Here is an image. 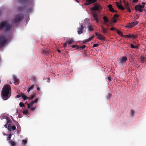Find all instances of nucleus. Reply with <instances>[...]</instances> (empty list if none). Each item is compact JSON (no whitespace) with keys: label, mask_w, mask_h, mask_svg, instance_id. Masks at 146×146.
<instances>
[{"label":"nucleus","mask_w":146,"mask_h":146,"mask_svg":"<svg viewBox=\"0 0 146 146\" xmlns=\"http://www.w3.org/2000/svg\"><path fill=\"white\" fill-rule=\"evenodd\" d=\"M31 109L32 110H35V108L33 107H31Z\"/></svg>","instance_id":"nucleus-58"},{"label":"nucleus","mask_w":146,"mask_h":146,"mask_svg":"<svg viewBox=\"0 0 146 146\" xmlns=\"http://www.w3.org/2000/svg\"><path fill=\"white\" fill-rule=\"evenodd\" d=\"M12 126L10 124H8V125L7 129L9 131H11L12 130Z\"/></svg>","instance_id":"nucleus-31"},{"label":"nucleus","mask_w":146,"mask_h":146,"mask_svg":"<svg viewBox=\"0 0 146 146\" xmlns=\"http://www.w3.org/2000/svg\"><path fill=\"white\" fill-rule=\"evenodd\" d=\"M135 9L136 11H139L141 12L143 11V9L141 8V5L139 4L137 5L135 7Z\"/></svg>","instance_id":"nucleus-8"},{"label":"nucleus","mask_w":146,"mask_h":146,"mask_svg":"<svg viewBox=\"0 0 146 146\" xmlns=\"http://www.w3.org/2000/svg\"><path fill=\"white\" fill-rule=\"evenodd\" d=\"M57 51L59 53H61V51L59 49H58Z\"/></svg>","instance_id":"nucleus-64"},{"label":"nucleus","mask_w":146,"mask_h":146,"mask_svg":"<svg viewBox=\"0 0 146 146\" xmlns=\"http://www.w3.org/2000/svg\"><path fill=\"white\" fill-rule=\"evenodd\" d=\"M131 35H124V36H123V37L125 38H131Z\"/></svg>","instance_id":"nucleus-35"},{"label":"nucleus","mask_w":146,"mask_h":146,"mask_svg":"<svg viewBox=\"0 0 146 146\" xmlns=\"http://www.w3.org/2000/svg\"><path fill=\"white\" fill-rule=\"evenodd\" d=\"M13 80L14 81V83L16 85H17L19 84V80L17 78V77L15 76H13Z\"/></svg>","instance_id":"nucleus-12"},{"label":"nucleus","mask_w":146,"mask_h":146,"mask_svg":"<svg viewBox=\"0 0 146 146\" xmlns=\"http://www.w3.org/2000/svg\"><path fill=\"white\" fill-rule=\"evenodd\" d=\"M116 31L118 34L119 35H120L121 37H123V36H124V35H123V33L121 31H120L118 30H117Z\"/></svg>","instance_id":"nucleus-26"},{"label":"nucleus","mask_w":146,"mask_h":146,"mask_svg":"<svg viewBox=\"0 0 146 146\" xmlns=\"http://www.w3.org/2000/svg\"><path fill=\"white\" fill-rule=\"evenodd\" d=\"M142 4V5H141V8H142V9L144 8L145 7V3H143Z\"/></svg>","instance_id":"nucleus-42"},{"label":"nucleus","mask_w":146,"mask_h":146,"mask_svg":"<svg viewBox=\"0 0 146 146\" xmlns=\"http://www.w3.org/2000/svg\"><path fill=\"white\" fill-rule=\"evenodd\" d=\"M140 58L141 59V62L142 63H144V62L145 60V58L144 57H141Z\"/></svg>","instance_id":"nucleus-29"},{"label":"nucleus","mask_w":146,"mask_h":146,"mask_svg":"<svg viewBox=\"0 0 146 146\" xmlns=\"http://www.w3.org/2000/svg\"><path fill=\"white\" fill-rule=\"evenodd\" d=\"M15 125H16L17 126V128H18L19 126V124L18 123V122H17L16 121H15Z\"/></svg>","instance_id":"nucleus-41"},{"label":"nucleus","mask_w":146,"mask_h":146,"mask_svg":"<svg viewBox=\"0 0 146 146\" xmlns=\"http://www.w3.org/2000/svg\"><path fill=\"white\" fill-rule=\"evenodd\" d=\"M21 97H22L21 94V93L20 94H19L17 95L16 96V97L18 98H19Z\"/></svg>","instance_id":"nucleus-44"},{"label":"nucleus","mask_w":146,"mask_h":146,"mask_svg":"<svg viewBox=\"0 0 146 146\" xmlns=\"http://www.w3.org/2000/svg\"><path fill=\"white\" fill-rule=\"evenodd\" d=\"M113 23H115L116 22L117 20L113 18Z\"/></svg>","instance_id":"nucleus-53"},{"label":"nucleus","mask_w":146,"mask_h":146,"mask_svg":"<svg viewBox=\"0 0 146 146\" xmlns=\"http://www.w3.org/2000/svg\"><path fill=\"white\" fill-rule=\"evenodd\" d=\"M131 38H132L133 39L136 38L137 37V36L135 35H131Z\"/></svg>","instance_id":"nucleus-34"},{"label":"nucleus","mask_w":146,"mask_h":146,"mask_svg":"<svg viewBox=\"0 0 146 146\" xmlns=\"http://www.w3.org/2000/svg\"><path fill=\"white\" fill-rule=\"evenodd\" d=\"M11 88L9 85H5L1 91V96L2 99L6 100L9 98L11 95Z\"/></svg>","instance_id":"nucleus-1"},{"label":"nucleus","mask_w":146,"mask_h":146,"mask_svg":"<svg viewBox=\"0 0 146 146\" xmlns=\"http://www.w3.org/2000/svg\"><path fill=\"white\" fill-rule=\"evenodd\" d=\"M22 142L23 143L26 144L27 142V141L26 140H23Z\"/></svg>","instance_id":"nucleus-46"},{"label":"nucleus","mask_w":146,"mask_h":146,"mask_svg":"<svg viewBox=\"0 0 146 146\" xmlns=\"http://www.w3.org/2000/svg\"><path fill=\"white\" fill-rule=\"evenodd\" d=\"M25 7H19L17 8V10L19 11H23Z\"/></svg>","instance_id":"nucleus-25"},{"label":"nucleus","mask_w":146,"mask_h":146,"mask_svg":"<svg viewBox=\"0 0 146 146\" xmlns=\"http://www.w3.org/2000/svg\"><path fill=\"white\" fill-rule=\"evenodd\" d=\"M89 20L88 19H85V20L84 21H85V22H86V21L88 22L89 21Z\"/></svg>","instance_id":"nucleus-62"},{"label":"nucleus","mask_w":146,"mask_h":146,"mask_svg":"<svg viewBox=\"0 0 146 146\" xmlns=\"http://www.w3.org/2000/svg\"><path fill=\"white\" fill-rule=\"evenodd\" d=\"M6 119L7 120V123L8 124V123L11 124V123H12L9 117H7L6 118Z\"/></svg>","instance_id":"nucleus-28"},{"label":"nucleus","mask_w":146,"mask_h":146,"mask_svg":"<svg viewBox=\"0 0 146 146\" xmlns=\"http://www.w3.org/2000/svg\"><path fill=\"white\" fill-rule=\"evenodd\" d=\"M74 42V40L72 38H70L68 40L67 42L68 44H72Z\"/></svg>","instance_id":"nucleus-20"},{"label":"nucleus","mask_w":146,"mask_h":146,"mask_svg":"<svg viewBox=\"0 0 146 146\" xmlns=\"http://www.w3.org/2000/svg\"><path fill=\"white\" fill-rule=\"evenodd\" d=\"M94 19L96 21V22L98 23L99 22V20L98 19V16L97 14L96 13H94L93 14Z\"/></svg>","instance_id":"nucleus-17"},{"label":"nucleus","mask_w":146,"mask_h":146,"mask_svg":"<svg viewBox=\"0 0 146 146\" xmlns=\"http://www.w3.org/2000/svg\"><path fill=\"white\" fill-rule=\"evenodd\" d=\"M139 46L138 45L135 46V48H138Z\"/></svg>","instance_id":"nucleus-57"},{"label":"nucleus","mask_w":146,"mask_h":146,"mask_svg":"<svg viewBox=\"0 0 146 146\" xmlns=\"http://www.w3.org/2000/svg\"><path fill=\"white\" fill-rule=\"evenodd\" d=\"M96 35L97 36V38L98 39L100 40H102L103 41H105L106 39L104 36H103L101 34H99L97 33H95Z\"/></svg>","instance_id":"nucleus-7"},{"label":"nucleus","mask_w":146,"mask_h":146,"mask_svg":"<svg viewBox=\"0 0 146 146\" xmlns=\"http://www.w3.org/2000/svg\"><path fill=\"white\" fill-rule=\"evenodd\" d=\"M115 29V28L113 27H112L110 29V30L111 31L114 30Z\"/></svg>","instance_id":"nucleus-55"},{"label":"nucleus","mask_w":146,"mask_h":146,"mask_svg":"<svg viewBox=\"0 0 146 146\" xmlns=\"http://www.w3.org/2000/svg\"><path fill=\"white\" fill-rule=\"evenodd\" d=\"M11 27L9 24H7L5 21L1 22L0 23V29H4V30L6 31L9 30L11 28Z\"/></svg>","instance_id":"nucleus-2"},{"label":"nucleus","mask_w":146,"mask_h":146,"mask_svg":"<svg viewBox=\"0 0 146 146\" xmlns=\"http://www.w3.org/2000/svg\"><path fill=\"white\" fill-rule=\"evenodd\" d=\"M90 40H91V39H89H89H86V40H85L84 41V42L85 43H86V42H89V41H90Z\"/></svg>","instance_id":"nucleus-40"},{"label":"nucleus","mask_w":146,"mask_h":146,"mask_svg":"<svg viewBox=\"0 0 146 146\" xmlns=\"http://www.w3.org/2000/svg\"><path fill=\"white\" fill-rule=\"evenodd\" d=\"M12 135L11 134H9V135L7 137V140H9L11 138V137Z\"/></svg>","instance_id":"nucleus-36"},{"label":"nucleus","mask_w":146,"mask_h":146,"mask_svg":"<svg viewBox=\"0 0 146 146\" xmlns=\"http://www.w3.org/2000/svg\"><path fill=\"white\" fill-rule=\"evenodd\" d=\"M7 41L5 39V36L0 35V47L3 46L7 43Z\"/></svg>","instance_id":"nucleus-4"},{"label":"nucleus","mask_w":146,"mask_h":146,"mask_svg":"<svg viewBox=\"0 0 146 146\" xmlns=\"http://www.w3.org/2000/svg\"><path fill=\"white\" fill-rule=\"evenodd\" d=\"M138 1V0H133V1L132 2L133 3H135V2H137Z\"/></svg>","instance_id":"nucleus-61"},{"label":"nucleus","mask_w":146,"mask_h":146,"mask_svg":"<svg viewBox=\"0 0 146 146\" xmlns=\"http://www.w3.org/2000/svg\"><path fill=\"white\" fill-rule=\"evenodd\" d=\"M85 47H86V46L85 45H83L81 46H80V48L82 49H84V48H85Z\"/></svg>","instance_id":"nucleus-51"},{"label":"nucleus","mask_w":146,"mask_h":146,"mask_svg":"<svg viewBox=\"0 0 146 146\" xmlns=\"http://www.w3.org/2000/svg\"><path fill=\"white\" fill-rule=\"evenodd\" d=\"M21 94L22 97L24 100H25L28 99V97H27L24 93L21 92Z\"/></svg>","instance_id":"nucleus-18"},{"label":"nucleus","mask_w":146,"mask_h":146,"mask_svg":"<svg viewBox=\"0 0 146 146\" xmlns=\"http://www.w3.org/2000/svg\"><path fill=\"white\" fill-rule=\"evenodd\" d=\"M127 60V58L125 56L122 57L119 59V63L122 64L126 62Z\"/></svg>","instance_id":"nucleus-9"},{"label":"nucleus","mask_w":146,"mask_h":146,"mask_svg":"<svg viewBox=\"0 0 146 146\" xmlns=\"http://www.w3.org/2000/svg\"><path fill=\"white\" fill-rule=\"evenodd\" d=\"M108 7L109 8V10L111 12L113 13L117 12V11L115 10L113 8L111 4H110L108 5Z\"/></svg>","instance_id":"nucleus-11"},{"label":"nucleus","mask_w":146,"mask_h":146,"mask_svg":"<svg viewBox=\"0 0 146 146\" xmlns=\"http://www.w3.org/2000/svg\"><path fill=\"white\" fill-rule=\"evenodd\" d=\"M126 27L128 28H130L133 27L132 23L128 24L126 26Z\"/></svg>","instance_id":"nucleus-24"},{"label":"nucleus","mask_w":146,"mask_h":146,"mask_svg":"<svg viewBox=\"0 0 146 146\" xmlns=\"http://www.w3.org/2000/svg\"><path fill=\"white\" fill-rule=\"evenodd\" d=\"M68 43L67 42L64 43L63 44V47H65L66 46V45Z\"/></svg>","instance_id":"nucleus-50"},{"label":"nucleus","mask_w":146,"mask_h":146,"mask_svg":"<svg viewBox=\"0 0 146 146\" xmlns=\"http://www.w3.org/2000/svg\"><path fill=\"white\" fill-rule=\"evenodd\" d=\"M102 8L101 7L100 5L99 4H96L92 7V9L94 11H99L101 10Z\"/></svg>","instance_id":"nucleus-6"},{"label":"nucleus","mask_w":146,"mask_h":146,"mask_svg":"<svg viewBox=\"0 0 146 146\" xmlns=\"http://www.w3.org/2000/svg\"><path fill=\"white\" fill-rule=\"evenodd\" d=\"M84 26L83 25H81L78 28L77 32L78 34H80L83 33V30Z\"/></svg>","instance_id":"nucleus-10"},{"label":"nucleus","mask_w":146,"mask_h":146,"mask_svg":"<svg viewBox=\"0 0 146 146\" xmlns=\"http://www.w3.org/2000/svg\"><path fill=\"white\" fill-rule=\"evenodd\" d=\"M12 130H14L16 129V127L15 126L13 125L12 127Z\"/></svg>","instance_id":"nucleus-45"},{"label":"nucleus","mask_w":146,"mask_h":146,"mask_svg":"<svg viewBox=\"0 0 146 146\" xmlns=\"http://www.w3.org/2000/svg\"><path fill=\"white\" fill-rule=\"evenodd\" d=\"M24 16L23 14H19L16 15L13 20V21L15 23H19L23 19Z\"/></svg>","instance_id":"nucleus-3"},{"label":"nucleus","mask_w":146,"mask_h":146,"mask_svg":"<svg viewBox=\"0 0 146 146\" xmlns=\"http://www.w3.org/2000/svg\"><path fill=\"white\" fill-rule=\"evenodd\" d=\"M88 28L89 31H92L94 30L93 26L91 25H88Z\"/></svg>","instance_id":"nucleus-21"},{"label":"nucleus","mask_w":146,"mask_h":146,"mask_svg":"<svg viewBox=\"0 0 146 146\" xmlns=\"http://www.w3.org/2000/svg\"><path fill=\"white\" fill-rule=\"evenodd\" d=\"M7 124H8L7 123L6 124H5L4 125V127L6 128H7L8 126H7Z\"/></svg>","instance_id":"nucleus-60"},{"label":"nucleus","mask_w":146,"mask_h":146,"mask_svg":"<svg viewBox=\"0 0 146 146\" xmlns=\"http://www.w3.org/2000/svg\"><path fill=\"white\" fill-rule=\"evenodd\" d=\"M38 98H36L33 101L34 102V103H36L38 101Z\"/></svg>","instance_id":"nucleus-48"},{"label":"nucleus","mask_w":146,"mask_h":146,"mask_svg":"<svg viewBox=\"0 0 146 146\" xmlns=\"http://www.w3.org/2000/svg\"><path fill=\"white\" fill-rule=\"evenodd\" d=\"M34 85H32L29 88L30 90H33L34 88Z\"/></svg>","instance_id":"nucleus-38"},{"label":"nucleus","mask_w":146,"mask_h":146,"mask_svg":"<svg viewBox=\"0 0 146 146\" xmlns=\"http://www.w3.org/2000/svg\"><path fill=\"white\" fill-rule=\"evenodd\" d=\"M98 45H99V44H94L93 45V47H97L98 46Z\"/></svg>","instance_id":"nucleus-47"},{"label":"nucleus","mask_w":146,"mask_h":146,"mask_svg":"<svg viewBox=\"0 0 146 146\" xmlns=\"http://www.w3.org/2000/svg\"><path fill=\"white\" fill-rule=\"evenodd\" d=\"M116 4L117 6L118 7V8L122 10H123L124 9V7L122 5L119 3V2H116Z\"/></svg>","instance_id":"nucleus-13"},{"label":"nucleus","mask_w":146,"mask_h":146,"mask_svg":"<svg viewBox=\"0 0 146 146\" xmlns=\"http://www.w3.org/2000/svg\"><path fill=\"white\" fill-rule=\"evenodd\" d=\"M101 32L103 33L106 34L108 33V29L106 28L103 26L101 27Z\"/></svg>","instance_id":"nucleus-14"},{"label":"nucleus","mask_w":146,"mask_h":146,"mask_svg":"<svg viewBox=\"0 0 146 146\" xmlns=\"http://www.w3.org/2000/svg\"><path fill=\"white\" fill-rule=\"evenodd\" d=\"M41 53L43 54L48 55L49 54V52L44 50H42Z\"/></svg>","instance_id":"nucleus-19"},{"label":"nucleus","mask_w":146,"mask_h":146,"mask_svg":"<svg viewBox=\"0 0 146 146\" xmlns=\"http://www.w3.org/2000/svg\"><path fill=\"white\" fill-rule=\"evenodd\" d=\"M135 111L133 110H131L130 111V114L131 116H133L134 113Z\"/></svg>","instance_id":"nucleus-33"},{"label":"nucleus","mask_w":146,"mask_h":146,"mask_svg":"<svg viewBox=\"0 0 146 146\" xmlns=\"http://www.w3.org/2000/svg\"><path fill=\"white\" fill-rule=\"evenodd\" d=\"M131 47L132 48H134L135 46L133 44H131L130 45Z\"/></svg>","instance_id":"nucleus-49"},{"label":"nucleus","mask_w":146,"mask_h":146,"mask_svg":"<svg viewBox=\"0 0 146 146\" xmlns=\"http://www.w3.org/2000/svg\"><path fill=\"white\" fill-rule=\"evenodd\" d=\"M123 2L124 3L125 8L130 13L131 12V10L129 6L128 3L125 0H123Z\"/></svg>","instance_id":"nucleus-5"},{"label":"nucleus","mask_w":146,"mask_h":146,"mask_svg":"<svg viewBox=\"0 0 146 146\" xmlns=\"http://www.w3.org/2000/svg\"><path fill=\"white\" fill-rule=\"evenodd\" d=\"M31 106L30 104H29L28 105V108H31Z\"/></svg>","instance_id":"nucleus-56"},{"label":"nucleus","mask_w":146,"mask_h":146,"mask_svg":"<svg viewBox=\"0 0 146 146\" xmlns=\"http://www.w3.org/2000/svg\"><path fill=\"white\" fill-rule=\"evenodd\" d=\"M10 143L12 146H15L16 145L15 143L13 141H9Z\"/></svg>","instance_id":"nucleus-27"},{"label":"nucleus","mask_w":146,"mask_h":146,"mask_svg":"<svg viewBox=\"0 0 146 146\" xmlns=\"http://www.w3.org/2000/svg\"><path fill=\"white\" fill-rule=\"evenodd\" d=\"M112 96V94L110 93H109L107 96V98L109 100L110 99V98Z\"/></svg>","instance_id":"nucleus-30"},{"label":"nucleus","mask_w":146,"mask_h":146,"mask_svg":"<svg viewBox=\"0 0 146 146\" xmlns=\"http://www.w3.org/2000/svg\"><path fill=\"white\" fill-rule=\"evenodd\" d=\"M36 94L35 93H33V94L31 95L30 97H28V99L29 100L33 99L36 96Z\"/></svg>","instance_id":"nucleus-23"},{"label":"nucleus","mask_w":146,"mask_h":146,"mask_svg":"<svg viewBox=\"0 0 146 146\" xmlns=\"http://www.w3.org/2000/svg\"><path fill=\"white\" fill-rule=\"evenodd\" d=\"M28 111L27 110H24L23 111V113L24 114H27L28 113Z\"/></svg>","instance_id":"nucleus-39"},{"label":"nucleus","mask_w":146,"mask_h":146,"mask_svg":"<svg viewBox=\"0 0 146 146\" xmlns=\"http://www.w3.org/2000/svg\"><path fill=\"white\" fill-rule=\"evenodd\" d=\"M94 38V37L93 36H92L90 38H89V39H91V40L92 39Z\"/></svg>","instance_id":"nucleus-63"},{"label":"nucleus","mask_w":146,"mask_h":146,"mask_svg":"<svg viewBox=\"0 0 146 146\" xmlns=\"http://www.w3.org/2000/svg\"><path fill=\"white\" fill-rule=\"evenodd\" d=\"M20 2L21 3H28L29 2V0H20Z\"/></svg>","instance_id":"nucleus-22"},{"label":"nucleus","mask_w":146,"mask_h":146,"mask_svg":"<svg viewBox=\"0 0 146 146\" xmlns=\"http://www.w3.org/2000/svg\"><path fill=\"white\" fill-rule=\"evenodd\" d=\"M138 23V22L137 21L136 22H132V24L133 27H134L135 26L137 25Z\"/></svg>","instance_id":"nucleus-32"},{"label":"nucleus","mask_w":146,"mask_h":146,"mask_svg":"<svg viewBox=\"0 0 146 146\" xmlns=\"http://www.w3.org/2000/svg\"><path fill=\"white\" fill-rule=\"evenodd\" d=\"M108 79L109 81H111V77L110 76L108 77Z\"/></svg>","instance_id":"nucleus-52"},{"label":"nucleus","mask_w":146,"mask_h":146,"mask_svg":"<svg viewBox=\"0 0 146 146\" xmlns=\"http://www.w3.org/2000/svg\"><path fill=\"white\" fill-rule=\"evenodd\" d=\"M118 16H119V15H118L117 14H115L114 16V17H113V18H114V19L117 18V17Z\"/></svg>","instance_id":"nucleus-43"},{"label":"nucleus","mask_w":146,"mask_h":146,"mask_svg":"<svg viewBox=\"0 0 146 146\" xmlns=\"http://www.w3.org/2000/svg\"><path fill=\"white\" fill-rule=\"evenodd\" d=\"M34 102L33 101H32V102H31L30 103V104L32 106L33 104H34Z\"/></svg>","instance_id":"nucleus-54"},{"label":"nucleus","mask_w":146,"mask_h":146,"mask_svg":"<svg viewBox=\"0 0 146 146\" xmlns=\"http://www.w3.org/2000/svg\"><path fill=\"white\" fill-rule=\"evenodd\" d=\"M50 81V78H48V80H47V82L48 83H49Z\"/></svg>","instance_id":"nucleus-59"},{"label":"nucleus","mask_w":146,"mask_h":146,"mask_svg":"<svg viewBox=\"0 0 146 146\" xmlns=\"http://www.w3.org/2000/svg\"><path fill=\"white\" fill-rule=\"evenodd\" d=\"M94 3L93 0H86L85 4V5H87L91 4Z\"/></svg>","instance_id":"nucleus-15"},{"label":"nucleus","mask_w":146,"mask_h":146,"mask_svg":"<svg viewBox=\"0 0 146 146\" xmlns=\"http://www.w3.org/2000/svg\"><path fill=\"white\" fill-rule=\"evenodd\" d=\"M19 106L21 107H23L25 106L24 104L22 102L20 103Z\"/></svg>","instance_id":"nucleus-37"},{"label":"nucleus","mask_w":146,"mask_h":146,"mask_svg":"<svg viewBox=\"0 0 146 146\" xmlns=\"http://www.w3.org/2000/svg\"><path fill=\"white\" fill-rule=\"evenodd\" d=\"M103 19L104 20V22L105 24L107 26H108L109 25L108 24H107V23L109 21V20L107 18V17L106 16H104L103 17Z\"/></svg>","instance_id":"nucleus-16"}]
</instances>
